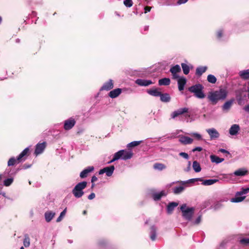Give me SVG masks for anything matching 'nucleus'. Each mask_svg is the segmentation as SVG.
Here are the masks:
<instances>
[{
    "mask_svg": "<svg viewBox=\"0 0 249 249\" xmlns=\"http://www.w3.org/2000/svg\"><path fill=\"white\" fill-rule=\"evenodd\" d=\"M227 93L226 89H220L218 90L210 92L208 95V98L212 104L214 105L216 104L219 100L225 99L227 96Z\"/></svg>",
    "mask_w": 249,
    "mask_h": 249,
    "instance_id": "1",
    "label": "nucleus"
},
{
    "mask_svg": "<svg viewBox=\"0 0 249 249\" xmlns=\"http://www.w3.org/2000/svg\"><path fill=\"white\" fill-rule=\"evenodd\" d=\"M204 87L200 84H196L188 88V90L194 93V95L197 98L203 99L205 97V94L203 90Z\"/></svg>",
    "mask_w": 249,
    "mask_h": 249,
    "instance_id": "2",
    "label": "nucleus"
},
{
    "mask_svg": "<svg viewBox=\"0 0 249 249\" xmlns=\"http://www.w3.org/2000/svg\"><path fill=\"white\" fill-rule=\"evenodd\" d=\"M133 153L131 151H127L124 150H121L115 153L114 155L113 159L110 162H113L120 159L124 160L130 159L133 156Z\"/></svg>",
    "mask_w": 249,
    "mask_h": 249,
    "instance_id": "3",
    "label": "nucleus"
},
{
    "mask_svg": "<svg viewBox=\"0 0 249 249\" xmlns=\"http://www.w3.org/2000/svg\"><path fill=\"white\" fill-rule=\"evenodd\" d=\"M87 186L86 181H82L77 183L72 190L73 196L77 198L81 197L84 194L83 190Z\"/></svg>",
    "mask_w": 249,
    "mask_h": 249,
    "instance_id": "4",
    "label": "nucleus"
},
{
    "mask_svg": "<svg viewBox=\"0 0 249 249\" xmlns=\"http://www.w3.org/2000/svg\"><path fill=\"white\" fill-rule=\"evenodd\" d=\"M180 210L183 217L187 220H191L194 213L195 208L193 207L188 208L186 204H184L180 207Z\"/></svg>",
    "mask_w": 249,
    "mask_h": 249,
    "instance_id": "5",
    "label": "nucleus"
},
{
    "mask_svg": "<svg viewBox=\"0 0 249 249\" xmlns=\"http://www.w3.org/2000/svg\"><path fill=\"white\" fill-rule=\"evenodd\" d=\"M181 115H184L185 117H189L190 115L189 114V108L187 107L179 108L177 110L174 111L171 116L172 119H175Z\"/></svg>",
    "mask_w": 249,
    "mask_h": 249,
    "instance_id": "6",
    "label": "nucleus"
},
{
    "mask_svg": "<svg viewBox=\"0 0 249 249\" xmlns=\"http://www.w3.org/2000/svg\"><path fill=\"white\" fill-rule=\"evenodd\" d=\"M47 145L46 142H44L42 143H38L36 146V149L35 150V154L37 156L41 154L44 149H45Z\"/></svg>",
    "mask_w": 249,
    "mask_h": 249,
    "instance_id": "7",
    "label": "nucleus"
},
{
    "mask_svg": "<svg viewBox=\"0 0 249 249\" xmlns=\"http://www.w3.org/2000/svg\"><path fill=\"white\" fill-rule=\"evenodd\" d=\"M29 155V148H26L22 151V152L18 155L17 158L18 163H19L22 161H24L26 159V157Z\"/></svg>",
    "mask_w": 249,
    "mask_h": 249,
    "instance_id": "8",
    "label": "nucleus"
},
{
    "mask_svg": "<svg viewBox=\"0 0 249 249\" xmlns=\"http://www.w3.org/2000/svg\"><path fill=\"white\" fill-rule=\"evenodd\" d=\"M75 121L74 119L71 118L64 122V128L66 130L71 129L75 124Z\"/></svg>",
    "mask_w": 249,
    "mask_h": 249,
    "instance_id": "9",
    "label": "nucleus"
},
{
    "mask_svg": "<svg viewBox=\"0 0 249 249\" xmlns=\"http://www.w3.org/2000/svg\"><path fill=\"white\" fill-rule=\"evenodd\" d=\"M113 81L111 79H110L107 82H106L104 84L103 86L101 88L100 90H110V89H113Z\"/></svg>",
    "mask_w": 249,
    "mask_h": 249,
    "instance_id": "10",
    "label": "nucleus"
},
{
    "mask_svg": "<svg viewBox=\"0 0 249 249\" xmlns=\"http://www.w3.org/2000/svg\"><path fill=\"white\" fill-rule=\"evenodd\" d=\"M135 83L140 86L146 87L153 84V82L150 80L138 79L135 81Z\"/></svg>",
    "mask_w": 249,
    "mask_h": 249,
    "instance_id": "11",
    "label": "nucleus"
},
{
    "mask_svg": "<svg viewBox=\"0 0 249 249\" xmlns=\"http://www.w3.org/2000/svg\"><path fill=\"white\" fill-rule=\"evenodd\" d=\"M93 166H89L87 168L84 169L80 174V177L81 178H84L88 177V174L94 170Z\"/></svg>",
    "mask_w": 249,
    "mask_h": 249,
    "instance_id": "12",
    "label": "nucleus"
},
{
    "mask_svg": "<svg viewBox=\"0 0 249 249\" xmlns=\"http://www.w3.org/2000/svg\"><path fill=\"white\" fill-rule=\"evenodd\" d=\"M207 132L210 136L211 139H217L219 137V133L214 128H211L207 130Z\"/></svg>",
    "mask_w": 249,
    "mask_h": 249,
    "instance_id": "13",
    "label": "nucleus"
},
{
    "mask_svg": "<svg viewBox=\"0 0 249 249\" xmlns=\"http://www.w3.org/2000/svg\"><path fill=\"white\" fill-rule=\"evenodd\" d=\"M122 91L121 89H115L109 92L108 96L111 98H115L117 97L122 93Z\"/></svg>",
    "mask_w": 249,
    "mask_h": 249,
    "instance_id": "14",
    "label": "nucleus"
},
{
    "mask_svg": "<svg viewBox=\"0 0 249 249\" xmlns=\"http://www.w3.org/2000/svg\"><path fill=\"white\" fill-rule=\"evenodd\" d=\"M179 142L183 144H191L193 139L187 136H182L180 137Z\"/></svg>",
    "mask_w": 249,
    "mask_h": 249,
    "instance_id": "15",
    "label": "nucleus"
},
{
    "mask_svg": "<svg viewBox=\"0 0 249 249\" xmlns=\"http://www.w3.org/2000/svg\"><path fill=\"white\" fill-rule=\"evenodd\" d=\"M186 83V79L184 77L179 78L178 80V88L179 91H182L184 89V86Z\"/></svg>",
    "mask_w": 249,
    "mask_h": 249,
    "instance_id": "16",
    "label": "nucleus"
},
{
    "mask_svg": "<svg viewBox=\"0 0 249 249\" xmlns=\"http://www.w3.org/2000/svg\"><path fill=\"white\" fill-rule=\"evenodd\" d=\"M240 130L238 124H234L231 125L229 129V133L231 135H236Z\"/></svg>",
    "mask_w": 249,
    "mask_h": 249,
    "instance_id": "17",
    "label": "nucleus"
},
{
    "mask_svg": "<svg viewBox=\"0 0 249 249\" xmlns=\"http://www.w3.org/2000/svg\"><path fill=\"white\" fill-rule=\"evenodd\" d=\"M248 173V171L245 168H240L234 172L233 174L236 176H244Z\"/></svg>",
    "mask_w": 249,
    "mask_h": 249,
    "instance_id": "18",
    "label": "nucleus"
},
{
    "mask_svg": "<svg viewBox=\"0 0 249 249\" xmlns=\"http://www.w3.org/2000/svg\"><path fill=\"white\" fill-rule=\"evenodd\" d=\"M239 76L244 80H249V69L239 71Z\"/></svg>",
    "mask_w": 249,
    "mask_h": 249,
    "instance_id": "19",
    "label": "nucleus"
},
{
    "mask_svg": "<svg viewBox=\"0 0 249 249\" xmlns=\"http://www.w3.org/2000/svg\"><path fill=\"white\" fill-rule=\"evenodd\" d=\"M147 92L151 96L159 97L161 95V92L159 91L157 89H147Z\"/></svg>",
    "mask_w": 249,
    "mask_h": 249,
    "instance_id": "20",
    "label": "nucleus"
},
{
    "mask_svg": "<svg viewBox=\"0 0 249 249\" xmlns=\"http://www.w3.org/2000/svg\"><path fill=\"white\" fill-rule=\"evenodd\" d=\"M55 213L51 211H47L45 213V220L47 222H50L54 216Z\"/></svg>",
    "mask_w": 249,
    "mask_h": 249,
    "instance_id": "21",
    "label": "nucleus"
},
{
    "mask_svg": "<svg viewBox=\"0 0 249 249\" xmlns=\"http://www.w3.org/2000/svg\"><path fill=\"white\" fill-rule=\"evenodd\" d=\"M160 100L162 102H169L171 100V97L168 93H162L160 95Z\"/></svg>",
    "mask_w": 249,
    "mask_h": 249,
    "instance_id": "22",
    "label": "nucleus"
},
{
    "mask_svg": "<svg viewBox=\"0 0 249 249\" xmlns=\"http://www.w3.org/2000/svg\"><path fill=\"white\" fill-rule=\"evenodd\" d=\"M171 81L169 78L160 79L158 81L159 86H168L170 84Z\"/></svg>",
    "mask_w": 249,
    "mask_h": 249,
    "instance_id": "23",
    "label": "nucleus"
},
{
    "mask_svg": "<svg viewBox=\"0 0 249 249\" xmlns=\"http://www.w3.org/2000/svg\"><path fill=\"white\" fill-rule=\"evenodd\" d=\"M166 196V194L165 192L164 191H162L160 193L154 194L153 195V198L154 200L157 201L160 200L161 197Z\"/></svg>",
    "mask_w": 249,
    "mask_h": 249,
    "instance_id": "24",
    "label": "nucleus"
},
{
    "mask_svg": "<svg viewBox=\"0 0 249 249\" xmlns=\"http://www.w3.org/2000/svg\"><path fill=\"white\" fill-rule=\"evenodd\" d=\"M210 159L212 162H215L216 163H219L224 160V159L220 158L215 155H211Z\"/></svg>",
    "mask_w": 249,
    "mask_h": 249,
    "instance_id": "25",
    "label": "nucleus"
},
{
    "mask_svg": "<svg viewBox=\"0 0 249 249\" xmlns=\"http://www.w3.org/2000/svg\"><path fill=\"white\" fill-rule=\"evenodd\" d=\"M114 166L113 165L110 166L109 167H107L104 168L105 169V173L106 174V175L108 177L111 176L114 170Z\"/></svg>",
    "mask_w": 249,
    "mask_h": 249,
    "instance_id": "26",
    "label": "nucleus"
},
{
    "mask_svg": "<svg viewBox=\"0 0 249 249\" xmlns=\"http://www.w3.org/2000/svg\"><path fill=\"white\" fill-rule=\"evenodd\" d=\"M178 205V203L172 202L169 203L167 206V209L168 213H172L174 209Z\"/></svg>",
    "mask_w": 249,
    "mask_h": 249,
    "instance_id": "27",
    "label": "nucleus"
},
{
    "mask_svg": "<svg viewBox=\"0 0 249 249\" xmlns=\"http://www.w3.org/2000/svg\"><path fill=\"white\" fill-rule=\"evenodd\" d=\"M203 182L202 184L205 186H208L212 185L217 182L218 181V179H206V180H203Z\"/></svg>",
    "mask_w": 249,
    "mask_h": 249,
    "instance_id": "28",
    "label": "nucleus"
},
{
    "mask_svg": "<svg viewBox=\"0 0 249 249\" xmlns=\"http://www.w3.org/2000/svg\"><path fill=\"white\" fill-rule=\"evenodd\" d=\"M156 228L154 226H152L150 228V239L152 241H155L156 238Z\"/></svg>",
    "mask_w": 249,
    "mask_h": 249,
    "instance_id": "29",
    "label": "nucleus"
},
{
    "mask_svg": "<svg viewBox=\"0 0 249 249\" xmlns=\"http://www.w3.org/2000/svg\"><path fill=\"white\" fill-rule=\"evenodd\" d=\"M207 69V67H199L196 68V74L200 76L204 73Z\"/></svg>",
    "mask_w": 249,
    "mask_h": 249,
    "instance_id": "30",
    "label": "nucleus"
},
{
    "mask_svg": "<svg viewBox=\"0 0 249 249\" xmlns=\"http://www.w3.org/2000/svg\"><path fill=\"white\" fill-rule=\"evenodd\" d=\"M246 196H241L240 195H237V193L235 194V196L234 198H232L231 199V202H240L242 201L245 198Z\"/></svg>",
    "mask_w": 249,
    "mask_h": 249,
    "instance_id": "31",
    "label": "nucleus"
},
{
    "mask_svg": "<svg viewBox=\"0 0 249 249\" xmlns=\"http://www.w3.org/2000/svg\"><path fill=\"white\" fill-rule=\"evenodd\" d=\"M170 71L172 74L178 73L181 71V68L178 65H176L171 68Z\"/></svg>",
    "mask_w": 249,
    "mask_h": 249,
    "instance_id": "32",
    "label": "nucleus"
},
{
    "mask_svg": "<svg viewBox=\"0 0 249 249\" xmlns=\"http://www.w3.org/2000/svg\"><path fill=\"white\" fill-rule=\"evenodd\" d=\"M181 66L184 74H185V75L188 74L189 73L190 69L189 66L187 64L184 63H181Z\"/></svg>",
    "mask_w": 249,
    "mask_h": 249,
    "instance_id": "33",
    "label": "nucleus"
},
{
    "mask_svg": "<svg viewBox=\"0 0 249 249\" xmlns=\"http://www.w3.org/2000/svg\"><path fill=\"white\" fill-rule=\"evenodd\" d=\"M193 168L196 172H199L201 170L200 164L196 160L193 163Z\"/></svg>",
    "mask_w": 249,
    "mask_h": 249,
    "instance_id": "34",
    "label": "nucleus"
},
{
    "mask_svg": "<svg viewBox=\"0 0 249 249\" xmlns=\"http://www.w3.org/2000/svg\"><path fill=\"white\" fill-rule=\"evenodd\" d=\"M242 89H238L235 91L236 97L237 100L238 101L239 104H240L241 101L242 100Z\"/></svg>",
    "mask_w": 249,
    "mask_h": 249,
    "instance_id": "35",
    "label": "nucleus"
},
{
    "mask_svg": "<svg viewBox=\"0 0 249 249\" xmlns=\"http://www.w3.org/2000/svg\"><path fill=\"white\" fill-rule=\"evenodd\" d=\"M142 142V141H133L127 144L128 148H132L140 145Z\"/></svg>",
    "mask_w": 249,
    "mask_h": 249,
    "instance_id": "36",
    "label": "nucleus"
},
{
    "mask_svg": "<svg viewBox=\"0 0 249 249\" xmlns=\"http://www.w3.org/2000/svg\"><path fill=\"white\" fill-rule=\"evenodd\" d=\"M184 190V187L182 186L175 187L173 189V193L175 194H179L181 193Z\"/></svg>",
    "mask_w": 249,
    "mask_h": 249,
    "instance_id": "37",
    "label": "nucleus"
},
{
    "mask_svg": "<svg viewBox=\"0 0 249 249\" xmlns=\"http://www.w3.org/2000/svg\"><path fill=\"white\" fill-rule=\"evenodd\" d=\"M196 181H203V179L202 178H192V179H190L188 180L187 181H180V183L182 184H186L188 183H194Z\"/></svg>",
    "mask_w": 249,
    "mask_h": 249,
    "instance_id": "38",
    "label": "nucleus"
},
{
    "mask_svg": "<svg viewBox=\"0 0 249 249\" xmlns=\"http://www.w3.org/2000/svg\"><path fill=\"white\" fill-rule=\"evenodd\" d=\"M207 80L211 83L214 84L216 82V78L214 75L212 74H209L207 77Z\"/></svg>",
    "mask_w": 249,
    "mask_h": 249,
    "instance_id": "39",
    "label": "nucleus"
},
{
    "mask_svg": "<svg viewBox=\"0 0 249 249\" xmlns=\"http://www.w3.org/2000/svg\"><path fill=\"white\" fill-rule=\"evenodd\" d=\"M16 163H18L17 159H16L14 157H12L9 160L7 164L8 166H13Z\"/></svg>",
    "mask_w": 249,
    "mask_h": 249,
    "instance_id": "40",
    "label": "nucleus"
},
{
    "mask_svg": "<svg viewBox=\"0 0 249 249\" xmlns=\"http://www.w3.org/2000/svg\"><path fill=\"white\" fill-rule=\"evenodd\" d=\"M154 168L156 169L162 170L165 168V166L162 163H156L154 165Z\"/></svg>",
    "mask_w": 249,
    "mask_h": 249,
    "instance_id": "41",
    "label": "nucleus"
},
{
    "mask_svg": "<svg viewBox=\"0 0 249 249\" xmlns=\"http://www.w3.org/2000/svg\"><path fill=\"white\" fill-rule=\"evenodd\" d=\"M232 101H229L225 103L223 106V109L224 110H228L231 107Z\"/></svg>",
    "mask_w": 249,
    "mask_h": 249,
    "instance_id": "42",
    "label": "nucleus"
},
{
    "mask_svg": "<svg viewBox=\"0 0 249 249\" xmlns=\"http://www.w3.org/2000/svg\"><path fill=\"white\" fill-rule=\"evenodd\" d=\"M249 188H242L240 191L237 192V195L241 196V195L247 194L248 193H249Z\"/></svg>",
    "mask_w": 249,
    "mask_h": 249,
    "instance_id": "43",
    "label": "nucleus"
},
{
    "mask_svg": "<svg viewBox=\"0 0 249 249\" xmlns=\"http://www.w3.org/2000/svg\"><path fill=\"white\" fill-rule=\"evenodd\" d=\"M66 211H67V208H65L61 213H60V214L59 215V216L56 219V222H60L63 217L65 216V214H66Z\"/></svg>",
    "mask_w": 249,
    "mask_h": 249,
    "instance_id": "44",
    "label": "nucleus"
},
{
    "mask_svg": "<svg viewBox=\"0 0 249 249\" xmlns=\"http://www.w3.org/2000/svg\"><path fill=\"white\" fill-rule=\"evenodd\" d=\"M13 181V179L12 178H9L5 179L4 181V185L5 186H10Z\"/></svg>",
    "mask_w": 249,
    "mask_h": 249,
    "instance_id": "45",
    "label": "nucleus"
},
{
    "mask_svg": "<svg viewBox=\"0 0 249 249\" xmlns=\"http://www.w3.org/2000/svg\"><path fill=\"white\" fill-rule=\"evenodd\" d=\"M124 5L127 7H130L133 5V1L132 0H124Z\"/></svg>",
    "mask_w": 249,
    "mask_h": 249,
    "instance_id": "46",
    "label": "nucleus"
},
{
    "mask_svg": "<svg viewBox=\"0 0 249 249\" xmlns=\"http://www.w3.org/2000/svg\"><path fill=\"white\" fill-rule=\"evenodd\" d=\"M23 245L25 247L27 248L30 246V242L29 237H25L24 239Z\"/></svg>",
    "mask_w": 249,
    "mask_h": 249,
    "instance_id": "47",
    "label": "nucleus"
},
{
    "mask_svg": "<svg viewBox=\"0 0 249 249\" xmlns=\"http://www.w3.org/2000/svg\"><path fill=\"white\" fill-rule=\"evenodd\" d=\"M240 243L241 244L244 245H249V238H243L240 240Z\"/></svg>",
    "mask_w": 249,
    "mask_h": 249,
    "instance_id": "48",
    "label": "nucleus"
},
{
    "mask_svg": "<svg viewBox=\"0 0 249 249\" xmlns=\"http://www.w3.org/2000/svg\"><path fill=\"white\" fill-rule=\"evenodd\" d=\"M179 155L185 159H188L189 158L188 154L185 152H181L179 154Z\"/></svg>",
    "mask_w": 249,
    "mask_h": 249,
    "instance_id": "49",
    "label": "nucleus"
},
{
    "mask_svg": "<svg viewBox=\"0 0 249 249\" xmlns=\"http://www.w3.org/2000/svg\"><path fill=\"white\" fill-rule=\"evenodd\" d=\"M223 36V31L219 30L216 33V36L217 38L220 39Z\"/></svg>",
    "mask_w": 249,
    "mask_h": 249,
    "instance_id": "50",
    "label": "nucleus"
},
{
    "mask_svg": "<svg viewBox=\"0 0 249 249\" xmlns=\"http://www.w3.org/2000/svg\"><path fill=\"white\" fill-rule=\"evenodd\" d=\"M95 197V195L94 193H91L89 196H88V199L89 200H92L93 198Z\"/></svg>",
    "mask_w": 249,
    "mask_h": 249,
    "instance_id": "51",
    "label": "nucleus"
},
{
    "mask_svg": "<svg viewBox=\"0 0 249 249\" xmlns=\"http://www.w3.org/2000/svg\"><path fill=\"white\" fill-rule=\"evenodd\" d=\"M202 150V148L201 147H196L192 150L193 152L199 151L200 152Z\"/></svg>",
    "mask_w": 249,
    "mask_h": 249,
    "instance_id": "52",
    "label": "nucleus"
},
{
    "mask_svg": "<svg viewBox=\"0 0 249 249\" xmlns=\"http://www.w3.org/2000/svg\"><path fill=\"white\" fill-rule=\"evenodd\" d=\"M201 220V216L199 215L196 220L195 223L196 224H198Z\"/></svg>",
    "mask_w": 249,
    "mask_h": 249,
    "instance_id": "53",
    "label": "nucleus"
},
{
    "mask_svg": "<svg viewBox=\"0 0 249 249\" xmlns=\"http://www.w3.org/2000/svg\"><path fill=\"white\" fill-rule=\"evenodd\" d=\"M152 7H150V6H146L144 7V13H146L148 12H150L151 9Z\"/></svg>",
    "mask_w": 249,
    "mask_h": 249,
    "instance_id": "54",
    "label": "nucleus"
},
{
    "mask_svg": "<svg viewBox=\"0 0 249 249\" xmlns=\"http://www.w3.org/2000/svg\"><path fill=\"white\" fill-rule=\"evenodd\" d=\"M219 151L222 153H226L228 155H230V153L229 151L226 150L225 149H220L219 150Z\"/></svg>",
    "mask_w": 249,
    "mask_h": 249,
    "instance_id": "55",
    "label": "nucleus"
},
{
    "mask_svg": "<svg viewBox=\"0 0 249 249\" xmlns=\"http://www.w3.org/2000/svg\"><path fill=\"white\" fill-rule=\"evenodd\" d=\"M194 136L198 140H201L202 139L201 136L198 133H194Z\"/></svg>",
    "mask_w": 249,
    "mask_h": 249,
    "instance_id": "56",
    "label": "nucleus"
},
{
    "mask_svg": "<svg viewBox=\"0 0 249 249\" xmlns=\"http://www.w3.org/2000/svg\"><path fill=\"white\" fill-rule=\"evenodd\" d=\"M97 179H98L97 178L96 176H93L91 178V182L92 183H93L94 182L96 181L97 180Z\"/></svg>",
    "mask_w": 249,
    "mask_h": 249,
    "instance_id": "57",
    "label": "nucleus"
},
{
    "mask_svg": "<svg viewBox=\"0 0 249 249\" xmlns=\"http://www.w3.org/2000/svg\"><path fill=\"white\" fill-rule=\"evenodd\" d=\"M188 0H178V4H181L183 3H186Z\"/></svg>",
    "mask_w": 249,
    "mask_h": 249,
    "instance_id": "58",
    "label": "nucleus"
},
{
    "mask_svg": "<svg viewBox=\"0 0 249 249\" xmlns=\"http://www.w3.org/2000/svg\"><path fill=\"white\" fill-rule=\"evenodd\" d=\"M244 109L247 112H249V104L244 107Z\"/></svg>",
    "mask_w": 249,
    "mask_h": 249,
    "instance_id": "59",
    "label": "nucleus"
},
{
    "mask_svg": "<svg viewBox=\"0 0 249 249\" xmlns=\"http://www.w3.org/2000/svg\"><path fill=\"white\" fill-rule=\"evenodd\" d=\"M172 74L173 78V79H177V78H178L179 77L178 75L177 74V73Z\"/></svg>",
    "mask_w": 249,
    "mask_h": 249,
    "instance_id": "60",
    "label": "nucleus"
},
{
    "mask_svg": "<svg viewBox=\"0 0 249 249\" xmlns=\"http://www.w3.org/2000/svg\"><path fill=\"white\" fill-rule=\"evenodd\" d=\"M104 173H105V169H104V168L102 169H101L99 172V175H102V174H103Z\"/></svg>",
    "mask_w": 249,
    "mask_h": 249,
    "instance_id": "61",
    "label": "nucleus"
},
{
    "mask_svg": "<svg viewBox=\"0 0 249 249\" xmlns=\"http://www.w3.org/2000/svg\"><path fill=\"white\" fill-rule=\"evenodd\" d=\"M190 165H191V161H189L188 162V167L187 168V171L190 170Z\"/></svg>",
    "mask_w": 249,
    "mask_h": 249,
    "instance_id": "62",
    "label": "nucleus"
},
{
    "mask_svg": "<svg viewBox=\"0 0 249 249\" xmlns=\"http://www.w3.org/2000/svg\"><path fill=\"white\" fill-rule=\"evenodd\" d=\"M87 213V211L86 210H84L83 212V214H86Z\"/></svg>",
    "mask_w": 249,
    "mask_h": 249,
    "instance_id": "63",
    "label": "nucleus"
},
{
    "mask_svg": "<svg viewBox=\"0 0 249 249\" xmlns=\"http://www.w3.org/2000/svg\"><path fill=\"white\" fill-rule=\"evenodd\" d=\"M16 42L17 43H19L20 42V39H18V38H17L16 40Z\"/></svg>",
    "mask_w": 249,
    "mask_h": 249,
    "instance_id": "64",
    "label": "nucleus"
}]
</instances>
